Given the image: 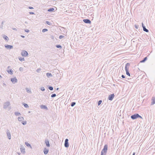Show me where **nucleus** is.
Wrapping results in <instances>:
<instances>
[{"label":"nucleus","instance_id":"nucleus-1","mask_svg":"<svg viewBox=\"0 0 155 155\" xmlns=\"http://www.w3.org/2000/svg\"><path fill=\"white\" fill-rule=\"evenodd\" d=\"M107 145L105 144L101 152V155H106L107 150Z\"/></svg>","mask_w":155,"mask_h":155},{"label":"nucleus","instance_id":"nucleus-2","mask_svg":"<svg viewBox=\"0 0 155 155\" xmlns=\"http://www.w3.org/2000/svg\"><path fill=\"white\" fill-rule=\"evenodd\" d=\"M130 66V64L129 63H127L125 66V70L126 71V74L129 76H130V74L129 71V67Z\"/></svg>","mask_w":155,"mask_h":155},{"label":"nucleus","instance_id":"nucleus-3","mask_svg":"<svg viewBox=\"0 0 155 155\" xmlns=\"http://www.w3.org/2000/svg\"><path fill=\"white\" fill-rule=\"evenodd\" d=\"M138 118H140L142 119V117L140 115L138 114H136L131 116V118L133 120H135Z\"/></svg>","mask_w":155,"mask_h":155},{"label":"nucleus","instance_id":"nucleus-4","mask_svg":"<svg viewBox=\"0 0 155 155\" xmlns=\"http://www.w3.org/2000/svg\"><path fill=\"white\" fill-rule=\"evenodd\" d=\"M21 54L23 56L26 57L28 56V53L26 51L23 50L21 52Z\"/></svg>","mask_w":155,"mask_h":155},{"label":"nucleus","instance_id":"nucleus-5","mask_svg":"<svg viewBox=\"0 0 155 155\" xmlns=\"http://www.w3.org/2000/svg\"><path fill=\"white\" fill-rule=\"evenodd\" d=\"M10 105V104L9 102L5 103L4 105L3 108L6 109Z\"/></svg>","mask_w":155,"mask_h":155},{"label":"nucleus","instance_id":"nucleus-6","mask_svg":"<svg viewBox=\"0 0 155 155\" xmlns=\"http://www.w3.org/2000/svg\"><path fill=\"white\" fill-rule=\"evenodd\" d=\"M68 139H66L65 140L64 145V147L66 148H68L69 147V144L68 143Z\"/></svg>","mask_w":155,"mask_h":155},{"label":"nucleus","instance_id":"nucleus-7","mask_svg":"<svg viewBox=\"0 0 155 155\" xmlns=\"http://www.w3.org/2000/svg\"><path fill=\"white\" fill-rule=\"evenodd\" d=\"M114 94H112L109 95L108 98V99L110 101H112L114 97Z\"/></svg>","mask_w":155,"mask_h":155},{"label":"nucleus","instance_id":"nucleus-8","mask_svg":"<svg viewBox=\"0 0 155 155\" xmlns=\"http://www.w3.org/2000/svg\"><path fill=\"white\" fill-rule=\"evenodd\" d=\"M83 21L85 23L90 24L91 23V21L88 19H85L83 20Z\"/></svg>","mask_w":155,"mask_h":155},{"label":"nucleus","instance_id":"nucleus-9","mask_svg":"<svg viewBox=\"0 0 155 155\" xmlns=\"http://www.w3.org/2000/svg\"><path fill=\"white\" fill-rule=\"evenodd\" d=\"M11 81L13 84H15L17 82L18 80L15 77L11 78Z\"/></svg>","mask_w":155,"mask_h":155},{"label":"nucleus","instance_id":"nucleus-10","mask_svg":"<svg viewBox=\"0 0 155 155\" xmlns=\"http://www.w3.org/2000/svg\"><path fill=\"white\" fill-rule=\"evenodd\" d=\"M142 25L143 31L147 32H148L149 31V30L146 28L145 26L144 25L143 23H142Z\"/></svg>","mask_w":155,"mask_h":155},{"label":"nucleus","instance_id":"nucleus-11","mask_svg":"<svg viewBox=\"0 0 155 155\" xmlns=\"http://www.w3.org/2000/svg\"><path fill=\"white\" fill-rule=\"evenodd\" d=\"M5 48L8 49H11L13 48V46L8 45H5Z\"/></svg>","mask_w":155,"mask_h":155},{"label":"nucleus","instance_id":"nucleus-12","mask_svg":"<svg viewBox=\"0 0 155 155\" xmlns=\"http://www.w3.org/2000/svg\"><path fill=\"white\" fill-rule=\"evenodd\" d=\"M45 143L48 147H49L50 146L49 141L48 140H45Z\"/></svg>","mask_w":155,"mask_h":155},{"label":"nucleus","instance_id":"nucleus-13","mask_svg":"<svg viewBox=\"0 0 155 155\" xmlns=\"http://www.w3.org/2000/svg\"><path fill=\"white\" fill-rule=\"evenodd\" d=\"M7 134L8 136V138L9 139H11V134L10 132H9L8 130L7 132Z\"/></svg>","mask_w":155,"mask_h":155},{"label":"nucleus","instance_id":"nucleus-14","mask_svg":"<svg viewBox=\"0 0 155 155\" xmlns=\"http://www.w3.org/2000/svg\"><path fill=\"white\" fill-rule=\"evenodd\" d=\"M41 109H46L47 110L48 109V108L47 106L45 105H42L41 106Z\"/></svg>","mask_w":155,"mask_h":155},{"label":"nucleus","instance_id":"nucleus-15","mask_svg":"<svg viewBox=\"0 0 155 155\" xmlns=\"http://www.w3.org/2000/svg\"><path fill=\"white\" fill-rule=\"evenodd\" d=\"M43 152L46 155L47 154L48 152V150L45 148L43 150Z\"/></svg>","mask_w":155,"mask_h":155},{"label":"nucleus","instance_id":"nucleus-16","mask_svg":"<svg viewBox=\"0 0 155 155\" xmlns=\"http://www.w3.org/2000/svg\"><path fill=\"white\" fill-rule=\"evenodd\" d=\"M18 119L19 121H21L24 120V118L22 117H18Z\"/></svg>","mask_w":155,"mask_h":155},{"label":"nucleus","instance_id":"nucleus-17","mask_svg":"<svg viewBox=\"0 0 155 155\" xmlns=\"http://www.w3.org/2000/svg\"><path fill=\"white\" fill-rule=\"evenodd\" d=\"M7 72L8 73L11 75H12L13 74V71L12 70V69L8 70L7 71Z\"/></svg>","mask_w":155,"mask_h":155},{"label":"nucleus","instance_id":"nucleus-18","mask_svg":"<svg viewBox=\"0 0 155 155\" xmlns=\"http://www.w3.org/2000/svg\"><path fill=\"white\" fill-rule=\"evenodd\" d=\"M147 57L144 58L143 60H141L140 61V62L141 63H144V62L147 60Z\"/></svg>","mask_w":155,"mask_h":155},{"label":"nucleus","instance_id":"nucleus-19","mask_svg":"<svg viewBox=\"0 0 155 155\" xmlns=\"http://www.w3.org/2000/svg\"><path fill=\"white\" fill-rule=\"evenodd\" d=\"M46 75L48 78L52 77V74L50 73H47L46 74Z\"/></svg>","mask_w":155,"mask_h":155},{"label":"nucleus","instance_id":"nucleus-20","mask_svg":"<svg viewBox=\"0 0 155 155\" xmlns=\"http://www.w3.org/2000/svg\"><path fill=\"white\" fill-rule=\"evenodd\" d=\"M152 101L151 104V105H153L155 104V97H152Z\"/></svg>","mask_w":155,"mask_h":155},{"label":"nucleus","instance_id":"nucleus-21","mask_svg":"<svg viewBox=\"0 0 155 155\" xmlns=\"http://www.w3.org/2000/svg\"><path fill=\"white\" fill-rule=\"evenodd\" d=\"M3 38H4V39L5 40V41H8V40H9V39H8V37L6 35H3Z\"/></svg>","mask_w":155,"mask_h":155},{"label":"nucleus","instance_id":"nucleus-22","mask_svg":"<svg viewBox=\"0 0 155 155\" xmlns=\"http://www.w3.org/2000/svg\"><path fill=\"white\" fill-rule=\"evenodd\" d=\"M5 22V21H2V22L1 25H0V28H1L2 29H3L4 23Z\"/></svg>","mask_w":155,"mask_h":155},{"label":"nucleus","instance_id":"nucleus-23","mask_svg":"<svg viewBox=\"0 0 155 155\" xmlns=\"http://www.w3.org/2000/svg\"><path fill=\"white\" fill-rule=\"evenodd\" d=\"M54 10V9L53 8H51L48 9V11L49 12H53Z\"/></svg>","mask_w":155,"mask_h":155},{"label":"nucleus","instance_id":"nucleus-24","mask_svg":"<svg viewBox=\"0 0 155 155\" xmlns=\"http://www.w3.org/2000/svg\"><path fill=\"white\" fill-rule=\"evenodd\" d=\"M20 150H21V153H22L23 154H24L25 153V149L23 148H20Z\"/></svg>","mask_w":155,"mask_h":155},{"label":"nucleus","instance_id":"nucleus-25","mask_svg":"<svg viewBox=\"0 0 155 155\" xmlns=\"http://www.w3.org/2000/svg\"><path fill=\"white\" fill-rule=\"evenodd\" d=\"M15 114L16 116H20L21 115V113L18 112H15Z\"/></svg>","mask_w":155,"mask_h":155},{"label":"nucleus","instance_id":"nucleus-26","mask_svg":"<svg viewBox=\"0 0 155 155\" xmlns=\"http://www.w3.org/2000/svg\"><path fill=\"white\" fill-rule=\"evenodd\" d=\"M25 144L28 147H31V145L29 143H28V142H25Z\"/></svg>","mask_w":155,"mask_h":155},{"label":"nucleus","instance_id":"nucleus-27","mask_svg":"<svg viewBox=\"0 0 155 155\" xmlns=\"http://www.w3.org/2000/svg\"><path fill=\"white\" fill-rule=\"evenodd\" d=\"M56 47L57 48H61L62 46L60 45H56Z\"/></svg>","mask_w":155,"mask_h":155},{"label":"nucleus","instance_id":"nucleus-28","mask_svg":"<svg viewBox=\"0 0 155 155\" xmlns=\"http://www.w3.org/2000/svg\"><path fill=\"white\" fill-rule=\"evenodd\" d=\"M19 60L21 61H25V59L24 58L20 57L19 58Z\"/></svg>","mask_w":155,"mask_h":155},{"label":"nucleus","instance_id":"nucleus-29","mask_svg":"<svg viewBox=\"0 0 155 155\" xmlns=\"http://www.w3.org/2000/svg\"><path fill=\"white\" fill-rule=\"evenodd\" d=\"M76 104V102H72L71 103V107H74Z\"/></svg>","mask_w":155,"mask_h":155},{"label":"nucleus","instance_id":"nucleus-30","mask_svg":"<svg viewBox=\"0 0 155 155\" xmlns=\"http://www.w3.org/2000/svg\"><path fill=\"white\" fill-rule=\"evenodd\" d=\"M23 105L25 108H28L29 107L28 104H27L23 103Z\"/></svg>","mask_w":155,"mask_h":155},{"label":"nucleus","instance_id":"nucleus-31","mask_svg":"<svg viewBox=\"0 0 155 155\" xmlns=\"http://www.w3.org/2000/svg\"><path fill=\"white\" fill-rule=\"evenodd\" d=\"M48 31V29L46 28H44L42 29V32L43 33H44L46 31Z\"/></svg>","mask_w":155,"mask_h":155},{"label":"nucleus","instance_id":"nucleus-32","mask_svg":"<svg viewBox=\"0 0 155 155\" xmlns=\"http://www.w3.org/2000/svg\"><path fill=\"white\" fill-rule=\"evenodd\" d=\"M48 88L51 91H52L53 89V87L51 86H49L48 87Z\"/></svg>","mask_w":155,"mask_h":155},{"label":"nucleus","instance_id":"nucleus-33","mask_svg":"<svg viewBox=\"0 0 155 155\" xmlns=\"http://www.w3.org/2000/svg\"><path fill=\"white\" fill-rule=\"evenodd\" d=\"M45 23L48 25H51V23L48 21H46L45 22Z\"/></svg>","mask_w":155,"mask_h":155},{"label":"nucleus","instance_id":"nucleus-34","mask_svg":"<svg viewBox=\"0 0 155 155\" xmlns=\"http://www.w3.org/2000/svg\"><path fill=\"white\" fill-rule=\"evenodd\" d=\"M102 102V100H100L98 102V106L100 105L101 103Z\"/></svg>","mask_w":155,"mask_h":155},{"label":"nucleus","instance_id":"nucleus-35","mask_svg":"<svg viewBox=\"0 0 155 155\" xmlns=\"http://www.w3.org/2000/svg\"><path fill=\"white\" fill-rule=\"evenodd\" d=\"M22 124L24 125H25L27 124V122L26 121H23L21 122Z\"/></svg>","mask_w":155,"mask_h":155},{"label":"nucleus","instance_id":"nucleus-36","mask_svg":"<svg viewBox=\"0 0 155 155\" xmlns=\"http://www.w3.org/2000/svg\"><path fill=\"white\" fill-rule=\"evenodd\" d=\"M56 96V94H52L51 95V97H55Z\"/></svg>","mask_w":155,"mask_h":155},{"label":"nucleus","instance_id":"nucleus-37","mask_svg":"<svg viewBox=\"0 0 155 155\" xmlns=\"http://www.w3.org/2000/svg\"><path fill=\"white\" fill-rule=\"evenodd\" d=\"M64 37V36H63V35H61L59 37V38L60 39H61L62 38H63Z\"/></svg>","mask_w":155,"mask_h":155},{"label":"nucleus","instance_id":"nucleus-38","mask_svg":"<svg viewBox=\"0 0 155 155\" xmlns=\"http://www.w3.org/2000/svg\"><path fill=\"white\" fill-rule=\"evenodd\" d=\"M41 90L42 91H44L45 90V89L44 87H41Z\"/></svg>","mask_w":155,"mask_h":155},{"label":"nucleus","instance_id":"nucleus-39","mask_svg":"<svg viewBox=\"0 0 155 155\" xmlns=\"http://www.w3.org/2000/svg\"><path fill=\"white\" fill-rule=\"evenodd\" d=\"M139 26L138 25H135V27L136 29H138V28H139Z\"/></svg>","mask_w":155,"mask_h":155},{"label":"nucleus","instance_id":"nucleus-40","mask_svg":"<svg viewBox=\"0 0 155 155\" xmlns=\"http://www.w3.org/2000/svg\"><path fill=\"white\" fill-rule=\"evenodd\" d=\"M25 31L26 32H27V33H28L29 32V31L28 30V29H25Z\"/></svg>","mask_w":155,"mask_h":155},{"label":"nucleus","instance_id":"nucleus-41","mask_svg":"<svg viewBox=\"0 0 155 155\" xmlns=\"http://www.w3.org/2000/svg\"><path fill=\"white\" fill-rule=\"evenodd\" d=\"M29 13L30 15H34L35 14L33 12H29Z\"/></svg>","mask_w":155,"mask_h":155},{"label":"nucleus","instance_id":"nucleus-42","mask_svg":"<svg viewBox=\"0 0 155 155\" xmlns=\"http://www.w3.org/2000/svg\"><path fill=\"white\" fill-rule=\"evenodd\" d=\"M19 71H22L23 70V68L22 67H20L19 68Z\"/></svg>","mask_w":155,"mask_h":155},{"label":"nucleus","instance_id":"nucleus-43","mask_svg":"<svg viewBox=\"0 0 155 155\" xmlns=\"http://www.w3.org/2000/svg\"><path fill=\"white\" fill-rule=\"evenodd\" d=\"M121 77H122V78H125V76L124 75H121Z\"/></svg>","mask_w":155,"mask_h":155},{"label":"nucleus","instance_id":"nucleus-44","mask_svg":"<svg viewBox=\"0 0 155 155\" xmlns=\"http://www.w3.org/2000/svg\"><path fill=\"white\" fill-rule=\"evenodd\" d=\"M28 8L30 9H33L34 8L33 7L31 6H29Z\"/></svg>","mask_w":155,"mask_h":155},{"label":"nucleus","instance_id":"nucleus-45","mask_svg":"<svg viewBox=\"0 0 155 155\" xmlns=\"http://www.w3.org/2000/svg\"><path fill=\"white\" fill-rule=\"evenodd\" d=\"M12 29L14 30L15 31H17V29L15 28H12Z\"/></svg>","mask_w":155,"mask_h":155},{"label":"nucleus","instance_id":"nucleus-46","mask_svg":"<svg viewBox=\"0 0 155 155\" xmlns=\"http://www.w3.org/2000/svg\"><path fill=\"white\" fill-rule=\"evenodd\" d=\"M21 36L23 38H24L25 37V36H24L22 35H21Z\"/></svg>","mask_w":155,"mask_h":155},{"label":"nucleus","instance_id":"nucleus-47","mask_svg":"<svg viewBox=\"0 0 155 155\" xmlns=\"http://www.w3.org/2000/svg\"><path fill=\"white\" fill-rule=\"evenodd\" d=\"M41 70L40 69H38L37 70V72H39V70Z\"/></svg>","mask_w":155,"mask_h":155},{"label":"nucleus","instance_id":"nucleus-48","mask_svg":"<svg viewBox=\"0 0 155 155\" xmlns=\"http://www.w3.org/2000/svg\"><path fill=\"white\" fill-rule=\"evenodd\" d=\"M25 23L26 24H28V22H27V21H25Z\"/></svg>","mask_w":155,"mask_h":155},{"label":"nucleus","instance_id":"nucleus-49","mask_svg":"<svg viewBox=\"0 0 155 155\" xmlns=\"http://www.w3.org/2000/svg\"><path fill=\"white\" fill-rule=\"evenodd\" d=\"M135 155V153L134 152L132 154V155Z\"/></svg>","mask_w":155,"mask_h":155},{"label":"nucleus","instance_id":"nucleus-50","mask_svg":"<svg viewBox=\"0 0 155 155\" xmlns=\"http://www.w3.org/2000/svg\"><path fill=\"white\" fill-rule=\"evenodd\" d=\"M58 89H59V88H56V90L57 91H58Z\"/></svg>","mask_w":155,"mask_h":155},{"label":"nucleus","instance_id":"nucleus-51","mask_svg":"<svg viewBox=\"0 0 155 155\" xmlns=\"http://www.w3.org/2000/svg\"><path fill=\"white\" fill-rule=\"evenodd\" d=\"M2 78V77L0 75V80Z\"/></svg>","mask_w":155,"mask_h":155},{"label":"nucleus","instance_id":"nucleus-52","mask_svg":"<svg viewBox=\"0 0 155 155\" xmlns=\"http://www.w3.org/2000/svg\"><path fill=\"white\" fill-rule=\"evenodd\" d=\"M127 79L128 80H130L131 79V78H128Z\"/></svg>","mask_w":155,"mask_h":155},{"label":"nucleus","instance_id":"nucleus-53","mask_svg":"<svg viewBox=\"0 0 155 155\" xmlns=\"http://www.w3.org/2000/svg\"><path fill=\"white\" fill-rule=\"evenodd\" d=\"M10 68V66H8V68Z\"/></svg>","mask_w":155,"mask_h":155}]
</instances>
